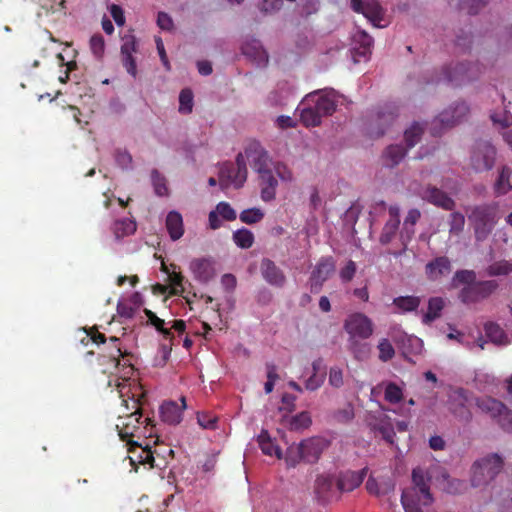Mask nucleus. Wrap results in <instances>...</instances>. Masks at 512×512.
Instances as JSON below:
<instances>
[{
	"mask_svg": "<svg viewBox=\"0 0 512 512\" xmlns=\"http://www.w3.org/2000/svg\"><path fill=\"white\" fill-rule=\"evenodd\" d=\"M259 176V185L261 188V199L264 202H270L276 197V189L278 186V181L274 177L272 169L265 171Z\"/></svg>",
	"mask_w": 512,
	"mask_h": 512,
	"instance_id": "nucleus-27",
	"label": "nucleus"
},
{
	"mask_svg": "<svg viewBox=\"0 0 512 512\" xmlns=\"http://www.w3.org/2000/svg\"><path fill=\"white\" fill-rule=\"evenodd\" d=\"M247 179L246 160L242 153L236 156L235 163L225 162L219 170V182L222 189L233 185L235 188L243 186Z\"/></svg>",
	"mask_w": 512,
	"mask_h": 512,
	"instance_id": "nucleus-5",
	"label": "nucleus"
},
{
	"mask_svg": "<svg viewBox=\"0 0 512 512\" xmlns=\"http://www.w3.org/2000/svg\"><path fill=\"white\" fill-rule=\"evenodd\" d=\"M367 468L360 471H344L339 473L336 480V488L340 493L352 492L358 488L364 481L367 474Z\"/></svg>",
	"mask_w": 512,
	"mask_h": 512,
	"instance_id": "nucleus-18",
	"label": "nucleus"
},
{
	"mask_svg": "<svg viewBox=\"0 0 512 512\" xmlns=\"http://www.w3.org/2000/svg\"><path fill=\"white\" fill-rule=\"evenodd\" d=\"M351 8L356 13L363 14L374 27H386V10L378 0H351Z\"/></svg>",
	"mask_w": 512,
	"mask_h": 512,
	"instance_id": "nucleus-8",
	"label": "nucleus"
},
{
	"mask_svg": "<svg viewBox=\"0 0 512 512\" xmlns=\"http://www.w3.org/2000/svg\"><path fill=\"white\" fill-rule=\"evenodd\" d=\"M243 155L258 175L272 169V160L259 142L253 141L249 143Z\"/></svg>",
	"mask_w": 512,
	"mask_h": 512,
	"instance_id": "nucleus-12",
	"label": "nucleus"
},
{
	"mask_svg": "<svg viewBox=\"0 0 512 512\" xmlns=\"http://www.w3.org/2000/svg\"><path fill=\"white\" fill-rule=\"evenodd\" d=\"M499 219L498 203H483L472 206L468 212V221L474 231L476 241H485L494 230Z\"/></svg>",
	"mask_w": 512,
	"mask_h": 512,
	"instance_id": "nucleus-1",
	"label": "nucleus"
},
{
	"mask_svg": "<svg viewBox=\"0 0 512 512\" xmlns=\"http://www.w3.org/2000/svg\"><path fill=\"white\" fill-rule=\"evenodd\" d=\"M145 315L148 318V322L153 325L165 339H172L173 334L170 329L165 328V321L163 319L159 318L154 312L148 309H145Z\"/></svg>",
	"mask_w": 512,
	"mask_h": 512,
	"instance_id": "nucleus-45",
	"label": "nucleus"
},
{
	"mask_svg": "<svg viewBox=\"0 0 512 512\" xmlns=\"http://www.w3.org/2000/svg\"><path fill=\"white\" fill-rule=\"evenodd\" d=\"M121 46V54H134L138 51V43L133 35L125 36Z\"/></svg>",
	"mask_w": 512,
	"mask_h": 512,
	"instance_id": "nucleus-61",
	"label": "nucleus"
},
{
	"mask_svg": "<svg viewBox=\"0 0 512 512\" xmlns=\"http://www.w3.org/2000/svg\"><path fill=\"white\" fill-rule=\"evenodd\" d=\"M119 339L117 337H110L108 343V355L110 362L114 367H119L121 365L120 358H125L129 354L126 351H122L121 347L118 344Z\"/></svg>",
	"mask_w": 512,
	"mask_h": 512,
	"instance_id": "nucleus-38",
	"label": "nucleus"
},
{
	"mask_svg": "<svg viewBox=\"0 0 512 512\" xmlns=\"http://www.w3.org/2000/svg\"><path fill=\"white\" fill-rule=\"evenodd\" d=\"M498 283L495 280L474 282L465 286L459 293V299L465 304L478 303L487 299L496 289Z\"/></svg>",
	"mask_w": 512,
	"mask_h": 512,
	"instance_id": "nucleus-10",
	"label": "nucleus"
},
{
	"mask_svg": "<svg viewBox=\"0 0 512 512\" xmlns=\"http://www.w3.org/2000/svg\"><path fill=\"white\" fill-rule=\"evenodd\" d=\"M162 271L168 273L169 281L172 285L170 294L175 296L181 295L185 291V288L183 287L184 276L181 272L173 271L172 273H169L164 263H162Z\"/></svg>",
	"mask_w": 512,
	"mask_h": 512,
	"instance_id": "nucleus-40",
	"label": "nucleus"
},
{
	"mask_svg": "<svg viewBox=\"0 0 512 512\" xmlns=\"http://www.w3.org/2000/svg\"><path fill=\"white\" fill-rule=\"evenodd\" d=\"M384 399L390 404H398L403 399V390L395 382H388L385 385Z\"/></svg>",
	"mask_w": 512,
	"mask_h": 512,
	"instance_id": "nucleus-44",
	"label": "nucleus"
},
{
	"mask_svg": "<svg viewBox=\"0 0 512 512\" xmlns=\"http://www.w3.org/2000/svg\"><path fill=\"white\" fill-rule=\"evenodd\" d=\"M263 279L271 286L282 288L286 283L284 272L269 258H263L260 264Z\"/></svg>",
	"mask_w": 512,
	"mask_h": 512,
	"instance_id": "nucleus-19",
	"label": "nucleus"
},
{
	"mask_svg": "<svg viewBox=\"0 0 512 512\" xmlns=\"http://www.w3.org/2000/svg\"><path fill=\"white\" fill-rule=\"evenodd\" d=\"M503 460L498 454H492L475 461L471 471V485L475 488L488 485L502 470Z\"/></svg>",
	"mask_w": 512,
	"mask_h": 512,
	"instance_id": "nucleus-3",
	"label": "nucleus"
},
{
	"mask_svg": "<svg viewBox=\"0 0 512 512\" xmlns=\"http://www.w3.org/2000/svg\"><path fill=\"white\" fill-rule=\"evenodd\" d=\"M511 176L512 169L508 166H503L494 185L497 195H505L509 191H512V185L510 183Z\"/></svg>",
	"mask_w": 512,
	"mask_h": 512,
	"instance_id": "nucleus-36",
	"label": "nucleus"
},
{
	"mask_svg": "<svg viewBox=\"0 0 512 512\" xmlns=\"http://www.w3.org/2000/svg\"><path fill=\"white\" fill-rule=\"evenodd\" d=\"M487 0H460V10L466 11L470 15L477 14L485 5Z\"/></svg>",
	"mask_w": 512,
	"mask_h": 512,
	"instance_id": "nucleus-52",
	"label": "nucleus"
},
{
	"mask_svg": "<svg viewBox=\"0 0 512 512\" xmlns=\"http://www.w3.org/2000/svg\"><path fill=\"white\" fill-rule=\"evenodd\" d=\"M396 117L397 107L394 104L386 103L380 106L376 112V121L379 128L378 131L375 132V136L381 137L385 132L384 128L391 125Z\"/></svg>",
	"mask_w": 512,
	"mask_h": 512,
	"instance_id": "nucleus-25",
	"label": "nucleus"
},
{
	"mask_svg": "<svg viewBox=\"0 0 512 512\" xmlns=\"http://www.w3.org/2000/svg\"><path fill=\"white\" fill-rule=\"evenodd\" d=\"M379 359L383 362L391 360L395 355V350L388 339H382L378 344Z\"/></svg>",
	"mask_w": 512,
	"mask_h": 512,
	"instance_id": "nucleus-54",
	"label": "nucleus"
},
{
	"mask_svg": "<svg viewBox=\"0 0 512 512\" xmlns=\"http://www.w3.org/2000/svg\"><path fill=\"white\" fill-rule=\"evenodd\" d=\"M454 280L467 286L472 285L476 280V274L471 270H459L455 273Z\"/></svg>",
	"mask_w": 512,
	"mask_h": 512,
	"instance_id": "nucleus-62",
	"label": "nucleus"
},
{
	"mask_svg": "<svg viewBox=\"0 0 512 512\" xmlns=\"http://www.w3.org/2000/svg\"><path fill=\"white\" fill-rule=\"evenodd\" d=\"M389 219L386 221L379 241L381 244L386 245L390 243L396 236L400 225V209L396 205H392L388 209Z\"/></svg>",
	"mask_w": 512,
	"mask_h": 512,
	"instance_id": "nucleus-22",
	"label": "nucleus"
},
{
	"mask_svg": "<svg viewBox=\"0 0 512 512\" xmlns=\"http://www.w3.org/2000/svg\"><path fill=\"white\" fill-rule=\"evenodd\" d=\"M233 240L238 247L248 249L254 243V235L250 230L242 228L233 233Z\"/></svg>",
	"mask_w": 512,
	"mask_h": 512,
	"instance_id": "nucleus-43",
	"label": "nucleus"
},
{
	"mask_svg": "<svg viewBox=\"0 0 512 512\" xmlns=\"http://www.w3.org/2000/svg\"><path fill=\"white\" fill-rule=\"evenodd\" d=\"M151 180L155 189V193L158 196H165L168 194V188L166 186V179L162 176L158 170L154 169L151 172Z\"/></svg>",
	"mask_w": 512,
	"mask_h": 512,
	"instance_id": "nucleus-51",
	"label": "nucleus"
},
{
	"mask_svg": "<svg viewBox=\"0 0 512 512\" xmlns=\"http://www.w3.org/2000/svg\"><path fill=\"white\" fill-rule=\"evenodd\" d=\"M477 406L493 418H498V423L505 431L512 432V410L507 409L502 402L484 397L477 400Z\"/></svg>",
	"mask_w": 512,
	"mask_h": 512,
	"instance_id": "nucleus-9",
	"label": "nucleus"
},
{
	"mask_svg": "<svg viewBox=\"0 0 512 512\" xmlns=\"http://www.w3.org/2000/svg\"><path fill=\"white\" fill-rule=\"evenodd\" d=\"M436 481L439 488L449 494H461L467 489L465 481L451 478L445 470L440 471Z\"/></svg>",
	"mask_w": 512,
	"mask_h": 512,
	"instance_id": "nucleus-26",
	"label": "nucleus"
},
{
	"mask_svg": "<svg viewBox=\"0 0 512 512\" xmlns=\"http://www.w3.org/2000/svg\"><path fill=\"white\" fill-rule=\"evenodd\" d=\"M312 420L308 412H301L295 415L290 421L293 430H300L310 426Z\"/></svg>",
	"mask_w": 512,
	"mask_h": 512,
	"instance_id": "nucleus-55",
	"label": "nucleus"
},
{
	"mask_svg": "<svg viewBox=\"0 0 512 512\" xmlns=\"http://www.w3.org/2000/svg\"><path fill=\"white\" fill-rule=\"evenodd\" d=\"M190 269L195 277L200 282H208L214 276V267L210 259L198 258L190 263Z\"/></svg>",
	"mask_w": 512,
	"mask_h": 512,
	"instance_id": "nucleus-29",
	"label": "nucleus"
},
{
	"mask_svg": "<svg viewBox=\"0 0 512 512\" xmlns=\"http://www.w3.org/2000/svg\"><path fill=\"white\" fill-rule=\"evenodd\" d=\"M401 503L404 507L405 512H422L420 506H424L421 501H418V499L413 498L411 492H402Z\"/></svg>",
	"mask_w": 512,
	"mask_h": 512,
	"instance_id": "nucleus-48",
	"label": "nucleus"
},
{
	"mask_svg": "<svg viewBox=\"0 0 512 512\" xmlns=\"http://www.w3.org/2000/svg\"><path fill=\"white\" fill-rule=\"evenodd\" d=\"M226 221H234L237 218L235 210L227 202H220L215 210Z\"/></svg>",
	"mask_w": 512,
	"mask_h": 512,
	"instance_id": "nucleus-58",
	"label": "nucleus"
},
{
	"mask_svg": "<svg viewBox=\"0 0 512 512\" xmlns=\"http://www.w3.org/2000/svg\"><path fill=\"white\" fill-rule=\"evenodd\" d=\"M418 195L422 200L447 211L454 210L455 201L443 190L428 184L420 189Z\"/></svg>",
	"mask_w": 512,
	"mask_h": 512,
	"instance_id": "nucleus-15",
	"label": "nucleus"
},
{
	"mask_svg": "<svg viewBox=\"0 0 512 512\" xmlns=\"http://www.w3.org/2000/svg\"><path fill=\"white\" fill-rule=\"evenodd\" d=\"M90 49L94 56L101 58L105 51V41L101 34H94L90 38Z\"/></svg>",
	"mask_w": 512,
	"mask_h": 512,
	"instance_id": "nucleus-56",
	"label": "nucleus"
},
{
	"mask_svg": "<svg viewBox=\"0 0 512 512\" xmlns=\"http://www.w3.org/2000/svg\"><path fill=\"white\" fill-rule=\"evenodd\" d=\"M142 413L137 408L133 413L124 417H119V423L116 425L118 435L122 441H126L129 448V452H134L136 448H141L142 444L134 438L139 439L141 437V430H147V426L151 420L146 417L143 421Z\"/></svg>",
	"mask_w": 512,
	"mask_h": 512,
	"instance_id": "nucleus-2",
	"label": "nucleus"
},
{
	"mask_svg": "<svg viewBox=\"0 0 512 512\" xmlns=\"http://www.w3.org/2000/svg\"><path fill=\"white\" fill-rule=\"evenodd\" d=\"M343 372L338 367H331L329 371V384L335 388L343 385Z\"/></svg>",
	"mask_w": 512,
	"mask_h": 512,
	"instance_id": "nucleus-63",
	"label": "nucleus"
},
{
	"mask_svg": "<svg viewBox=\"0 0 512 512\" xmlns=\"http://www.w3.org/2000/svg\"><path fill=\"white\" fill-rule=\"evenodd\" d=\"M469 107L465 102L457 103L454 107H450L449 110L444 111L439 115L436 123H440L443 127H452L460 123L468 114Z\"/></svg>",
	"mask_w": 512,
	"mask_h": 512,
	"instance_id": "nucleus-23",
	"label": "nucleus"
},
{
	"mask_svg": "<svg viewBox=\"0 0 512 512\" xmlns=\"http://www.w3.org/2000/svg\"><path fill=\"white\" fill-rule=\"evenodd\" d=\"M300 119L306 127H316L321 124L322 117L313 106H308L301 110Z\"/></svg>",
	"mask_w": 512,
	"mask_h": 512,
	"instance_id": "nucleus-42",
	"label": "nucleus"
},
{
	"mask_svg": "<svg viewBox=\"0 0 512 512\" xmlns=\"http://www.w3.org/2000/svg\"><path fill=\"white\" fill-rule=\"evenodd\" d=\"M335 270V263L332 257L321 258L311 272L309 278L310 292L317 294L321 291L323 284L328 280Z\"/></svg>",
	"mask_w": 512,
	"mask_h": 512,
	"instance_id": "nucleus-14",
	"label": "nucleus"
},
{
	"mask_svg": "<svg viewBox=\"0 0 512 512\" xmlns=\"http://www.w3.org/2000/svg\"><path fill=\"white\" fill-rule=\"evenodd\" d=\"M413 487L403 492H411L414 499L421 501L424 506H428L433 502V496L430 492V478L420 467L414 468L412 471Z\"/></svg>",
	"mask_w": 512,
	"mask_h": 512,
	"instance_id": "nucleus-11",
	"label": "nucleus"
},
{
	"mask_svg": "<svg viewBox=\"0 0 512 512\" xmlns=\"http://www.w3.org/2000/svg\"><path fill=\"white\" fill-rule=\"evenodd\" d=\"M257 441L260 449L265 455H275L277 458H281V450L272 441L268 431L262 430L261 433L258 435Z\"/></svg>",
	"mask_w": 512,
	"mask_h": 512,
	"instance_id": "nucleus-37",
	"label": "nucleus"
},
{
	"mask_svg": "<svg viewBox=\"0 0 512 512\" xmlns=\"http://www.w3.org/2000/svg\"><path fill=\"white\" fill-rule=\"evenodd\" d=\"M242 53L253 59L259 66H266L268 64V54L257 40L243 44Z\"/></svg>",
	"mask_w": 512,
	"mask_h": 512,
	"instance_id": "nucleus-31",
	"label": "nucleus"
},
{
	"mask_svg": "<svg viewBox=\"0 0 512 512\" xmlns=\"http://www.w3.org/2000/svg\"><path fill=\"white\" fill-rule=\"evenodd\" d=\"M511 271L512 265L506 261L494 263L488 268V274L490 276L507 275Z\"/></svg>",
	"mask_w": 512,
	"mask_h": 512,
	"instance_id": "nucleus-60",
	"label": "nucleus"
},
{
	"mask_svg": "<svg viewBox=\"0 0 512 512\" xmlns=\"http://www.w3.org/2000/svg\"><path fill=\"white\" fill-rule=\"evenodd\" d=\"M424 132L423 127L419 123H414L404 132V140L406 147L401 145H390L383 153L384 164L388 167L398 165L406 156L408 149L413 148L421 139Z\"/></svg>",
	"mask_w": 512,
	"mask_h": 512,
	"instance_id": "nucleus-4",
	"label": "nucleus"
},
{
	"mask_svg": "<svg viewBox=\"0 0 512 512\" xmlns=\"http://www.w3.org/2000/svg\"><path fill=\"white\" fill-rule=\"evenodd\" d=\"M310 102L314 104L313 107L321 117L332 115L336 110L335 101L328 95L309 94L305 98V103Z\"/></svg>",
	"mask_w": 512,
	"mask_h": 512,
	"instance_id": "nucleus-28",
	"label": "nucleus"
},
{
	"mask_svg": "<svg viewBox=\"0 0 512 512\" xmlns=\"http://www.w3.org/2000/svg\"><path fill=\"white\" fill-rule=\"evenodd\" d=\"M218 418L209 412H199L197 422L204 429H215Z\"/></svg>",
	"mask_w": 512,
	"mask_h": 512,
	"instance_id": "nucleus-57",
	"label": "nucleus"
},
{
	"mask_svg": "<svg viewBox=\"0 0 512 512\" xmlns=\"http://www.w3.org/2000/svg\"><path fill=\"white\" fill-rule=\"evenodd\" d=\"M421 217V212L416 209H410L405 217L403 223V230L407 233V237L410 238L414 234L413 226L418 222Z\"/></svg>",
	"mask_w": 512,
	"mask_h": 512,
	"instance_id": "nucleus-49",
	"label": "nucleus"
},
{
	"mask_svg": "<svg viewBox=\"0 0 512 512\" xmlns=\"http://www.w3.org/2000/svg\"><path fill=\"white\" fill-rule=\"evenodd\" d=\"M330 442L322 437H310L300 442L304 455V463L315 464L322 453L329 447Z\"/></svg>",
	"mask_w": 512,
	"mask_h": 512,
	"instance_id": "nucleus-16",
	"label": "nucleus"
},
{
	"mask_svg": "<svg viewBox=\"0 0 512 512\" xmlns=\"http://www.w3.org/2000/svg\"><path fill=\"white\" fill-rule=\"evenodd\" d=\"M349 349L358 360L366 359L370 351L367 344L361 343L357 339L350 340Z\"/></svg>",
	"mask_w": 512,
	"mask_h": 512,
	"instance_id": "nucleus-53",
	"label": "nucleus"
},
{
	"mask_svg": "<svg viewBox=\"0 0 512 512\" xmlns=\"http://www.w3.org/2000/svg\"><path fill=\"white\" fill-rule=\"evenodd\" d=\"M420 304L421 298L413 295L399 296L393 299V305L400 313L414 312Z\"/></svg>",
	"mask_w": 512,
	"mask_h": 512,
	"instance_id": "nucleus-35",
	"label": "nucleus"
},
{
	"mask_svg": "<svg viewBox=\"0 0 512 512\" xmlns=\"http://www.w3.org/2000/svg\"><path fill=\"white\" fill-rule=\"evenodd\" d=\"M181 405L175 401H166L160 407V416L163 422L169 425H177L182 420L183 411L186 409L185 397L180 398Z\"/></svg>",
	"mask_w": 512,
	"mask_h": 512,
	"instance_id": "nucleus-20",
	"label": "nucleus"
},
{
	"mask_svg": "<svg viewBox=\"0 0 512 512\" xmlns=\"http://www.w3.org/2000/svg\"><path fill=\"white\" fill-rule=\"evenodd\" d=\"M136 228L137 225L135 221L125 218L116 220L113 223L111 230L115 236V239L120 240L124 237L134 234Z\"/></svg>",
	"mask_w": 512,
	"mask_h": 512,
	"instance_id": "nucleus-34",
	"label": "nucleus"
},
{
	"mask_svg": "<svg viewBox=\"0 0 512 512\" xmlns=\"http://www.w3.org/2000/svg\"><path fill=\"white\" fill-rule=\"evenodd\" d=\"M467 396L464 389H458L448 401L449 411L461 422L468 423L472 419V413L467 406Z\"/></svg>",
	"mask_w": 512,
	"mask_h": 512,
	"instance_id": "nucleus-17",
	"label": "nucleus"
},
{
	"mask_svg": "<svg viewBox=\"0 0 512 512\" xmlns=\"http://www.w3.org/2000/svg\"><path fill=\"white\" fill-rule=\"evenodd\" d=\"M449 232L453 235H459L465 226V217L460 212H452L449 215Z\"/></svg>",
	"mask_w": 512,
	"mask_h": 512,
	"instance_id": "nucleus-47",
	"label": "nucleus"
},
{
	"mask_svg": "<svg viewBox=\"0 0 512 512\" xmlns=\"http://www.w3.org/2000/svg\"><path fill=\"white\" fill-rule=\"evenodd\" d=\"M451 272V262L448 257L440 256L428 262L425 274L429 280L435 281Z\"/></svg>",
	"mask_w": 512,
	"mask_h": 512,
	"instance_id": "nucleus-24",
	"label": "nucleus"
},
{
	"mask_svg": "<svg viewBox=\"0 0 512 512\" xmlns=\"http://www.w3.org/2000/svg\"><path fill=\"white\" fill-rule=\"evenodd\" d=\"M483 73V67L478 62L457 63L443 71L444 79L455 86L463 85L477 80Z\"/></svg>",
	"mask_w": 512,
	"mask_h": 512,
	"instance_id": "nucleus-6",
	"label": "nucleus"
},
{
	"mask_svg": "<svg viewBox=\"0 0 512 512\" xmlns=\"http://www.w3.org/2000/svg\"><path fill=\"white\" fill-rule=\"evenodd\" d=\"M356 46L353 48L354 58L356 62L360 58L366 59L371 54L373 46V38L364 31H360L355 35Z\"/></svg>",
	"mask_w": 512,
	"mask_h": 512,
	"instance_id": "nucleus-30",
	"label": "nucleus"
},
{
	"mask_svg": "<svg viewBox=\"0 0 512 512\" xmlns=\"http://www.w3.org/2000/svg\"><path fill=\"white\" fill-rule=\"evenodd\" d=\"M445 306V302L441 297H432L428 301L427 312L423 314L422 322L430 325L433 321L441 316V312Z\"/></svg>",
	"mask_w": 512,
	"mask_h": 512,
	"instance_id": "nucleus-33",
	"label": "nucleus"
},
{
	"mask_svg": "<svg viewBox=\"0 0 512 512\" xmlns=\"http://www.w3.org/2000/svg\"><path fill=\"white\" fill-rule=\"evenodd\" d=\"M486 336L495 344L502 345L507 343V335L504 330L494 322H488L484 326Z\"/></svg>",
	"mask_w": 512,
	"mask_h": 512,
	"instance_id": "nucleus-39",
	"label": "nucleus"
},
{
	"mask_svg": "<svg viewBox=\"0 0 512 512\" xmlns=\"http://www.w3.org/2000/svg\"><path fill=\"white\" fill-rule=\"evenodd\" d=\"M264 217V213L259 208H250L240 213V220L246 224H255L260 222Z\"/></svg>",
	"mask_w": 512,
	"mask_h": 512,
	"instance_id": "nucleus-50",
	"label": "nucleus"
},
{
	"mask_svg": "<svg viewBox=\"0 0 512 512\" xmlns=\"http://www.w3.org/2000/svg\"><path fill=\"white\" fill-rule=\"evenodd\" d=\"M194 95L191 89H182L179 95V112L181 114H189L193 110Z\"/></svg>",
	"mask_w": 512,
	"mask_h": 512,
	"instance_id": "nucleus-46",
	"label": "nucleus"
},
{
	"mask_svg": "<svg viewBox=\"0 0 512 512\" xmlns=\"http://www.w3.org/2000/svg\"><path fill=\"white\" fill-rule=\"evenodd\" d=\"M345 331L349 334L350 340L360 338L367 339L373 333L372 321L363 313L351 314L344 323Z\"/></svg>",
	"mask_w": 512,
	"mask_h": 512,
	"instance_id": "nucleus-13",
	"label": "nucleus"
},
{
	"mask_svg": "<svg viewBox=\"0 0 512 512\" xmlns=\"http://www.w3.org/2000/svg\"><path fill=\"white\" fill-rule=\"evenodd\" d=\"M122 64L126 71L133 77L137 75V65L133 54H121Z\"/></svg>",
	"mask_w": 512,
	"mask_h": 512,
	"instance_id": "nucleus-64",
	"label": "nucleus"
},
{
	"mask_svg": "<svg viewBox=\"0 0 512 512\" xmlns=\"http://www.w3.org/2000/svg\"><path fill=\"white\" fill-rule=\"evenodd\" d=\"M496 149L488 141H477L473 147L470 165L476 172H483L492 169L495 163Z\"/></svg>",
	"mask_w": 512,
	"mask_h": 512,
	"instance_id": "nucleus-7",
	"label": "nucleus"
},
{
	"mask_svg": "<svg viewBox=\"0 0 512 512\" xmlns=\"http://www.w3.org/2000/svg\"><path fill=\"white\" fill-rule=\"evenodd\" d=\"M356 271H357L356 263L352 260H349L347 262V264L343 268H341V270L339 272L341 281L343 283L350 282L354 278Z\"/></svg>",
	"mask_w": 512,
	"mask_h": 512,
	"instance_id": "nucleus-59",
	"label": "nucleus"
},
{
	"mask_svg": "<svg viewBox=\"0 0 512 512\" xmlns=\"http://www.w3.org/2000/svg\"><path fill=\"white\" fill-rule=\"evenodd\" d=\"M285 462L290 468H294L299 463L304 462V455L300 443L292 444L287 448L285 454Z\"/></svg>",
	"mask_w": 512,
	"mask_h": 512,
	"instance_id": "nucleus-41",
	"label": "nucleus"
},
{
	"mask_svg": "<svg viewBox=\"0 0 512 512\" xmlns=\"http://www.w3.org/2000/svg\"><path fill=\"white\" fill-rule=\"evenodd\" d=\"M334 477L329 474L318 475L314 483V492L319 501L329 503L335 498Z\"/></svg>",
	"mask_w": 512,
	"mask_h": 512,
	"instance_id": "nucleus-21",
	"label": "nucleus"
},
{
	"mask_svg": "<svg viewBox=\"0 0 512 512\" xmlns=\"http://www.w3.org/2000/svg\"><path fill=\"white\" fill-rule=\"evenodd\" d=\"M166 228L172 240H178L184 233L183 219L180 213L171 211L166 217Z\"/></svg>",
	"mask_w": 512,
	"mask_h": 512,
	"instance_id": "nucleus-32",
	"label": "nucleus"
}]
</instances>
